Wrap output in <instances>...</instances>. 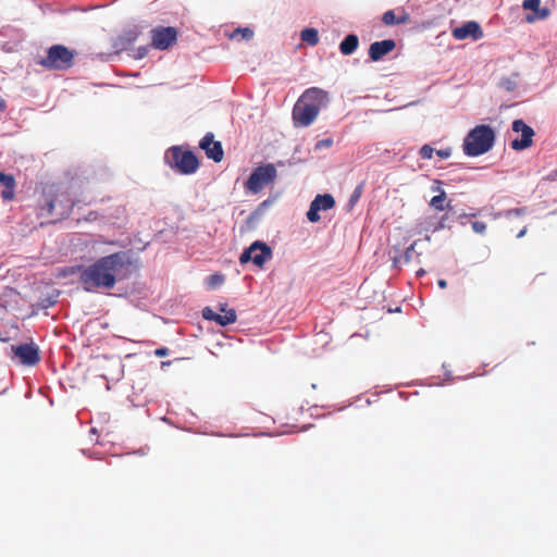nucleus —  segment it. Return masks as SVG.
Listing matches in <instances>:
<instances>
[{
	"label": "nucleus",
	"mask_w": 557,
	"mask_h": 557,
	"mask_svg": "<svg viewBox=\"0 0 557 557\" xmlns=\"http://www.w3.org/2000/svg\"><path fill=\"white\" fill-rule=\"evenodd\" d=\"M133 262L124 251H117L97 259L79 272V282L86 292L112 289L117 281L129 277Z\"/></svg>",
	"instance_id": "f257e3e1"
},
{
	"label": "nucleus",
	"mask_w": 557,
	"mask_h": 557,
	"mask_svg": "<svg viewBox=\"0 0 557 557\" xmlns=\"http://www.w3.org/2000/svg\"><path fill=\"white\" fill-rule=\"evenodd\" d=\"M329 103L327 91L311 87L306 89L293 108V122L296 127L311 125L322 108Z\"/></svg>",
	"instance_id": "f03ea898"
},
{
	"label": "nucleus",
	"mask_w": 557,
	"mask_h": 557,
	"mask_svg": "<svg viewBox=\"0 0 557 557\" xmlns=\"http://www.w3.org/2000/svg\"><path fill=\"white\" fill-rule=\"evenodd\" d=\"M495 141V132L490 125H476L463 140V152L469 157H478L490 151Z\"/></svg>",
	"instance_id": "7ed1b4c3"
},
{
	"label": "nucleus",
	"mask_w": 557,
	"mask_h": 557,
	"mask_svg": "<svg viewBox=\"0 0 557 557\" xmlns=\"http://www.w3.org/2000/svg\"><path fill=\"white\" fill-rule=\"evenodd\" d=\"M165 163L174 171L189 175L199 168V160L190 150H183L182 147L173 146L165 151Z\"/></svg>",
	"instance_id": "20e7f679"
},
{
	"label": "nucleus",
	"mask_w": 557,
	"mask_h": 557,
	"mask_svg": "<svg viewBox=\"0 0 557 557\" xmlns=\"http://www.w3.org/2000/svg\"><path fill=\"white\" fill-rule=\"evenodd\" d=\"M76 52L63 45H53L39 64L50 71H65L73 66Z\"/></svg>",
	"instance_id": "39448f33"
},
{
	"label": "nucleus",
	"mask_w": 557,
	"mask_h": 557,
	"mask_svg": "<svg viewBox=\"0 0 557 557\" xmlns=\"http://www.w3.org/2000/svg\"><path fill=\"white\" fill-rule=\"evenodd\" d=\"M276 177L277 171L273 163L259 165L252 171L248 180L245 182V188L252 194H258L265 186L274 183Z\"/></svg>",
	"instance_id": "423d86ee"
},
{
	"label": "nucleus",
	"mask_w": 557,
	"mask_h": 557,
	"mask_svg": "<svg viewBox=\"0 0 557 557\" xmlns=\"http://www.w3.org/2000/svg\"><path fill=\"white\" fill-rule=\"evenodd\" d=\"M272 256L270 247L261 242H255L249 248L245 249L239 257V262L245 264L249 261L259 268H262Z\"/></svg>",
	"instance_id": "0eeeda50"
},
{
	"label": "nucleus",
	"mask_w": 557,
	"mask_h": 557,
	"mask_svg": "<svg viewBox=\"0 0 557 557\" xmlns=\"http://www.w3.org/2000/svg\"><path fill=\"white\" fill-rule=\"evenodd\" d=\"M177 40V30L174 27H157L151 30V45L159 50H166Z\"/></svg>",
	"instance_id": "6e6552de"
},
{
	"label": "nucleus",
	"mask_w": 557,
	"mask_h": 557,
	"mask_svg": "<svg viewBox=\"0 0 557 557\" xmlns=\"http://www.w3.org/2000/svg\"><path fill=\"white\" fill-rule=\"evenodd\" d=\"M512 131L516 133H521V138L515 139L510 144V147L513 150H524L532 146L534 136V131L532 127L527 125L522 120H515L512 122Z\"/></svg>",
	"instance_id": "1a4fd4ad"
},
{
	"label": "nucleus",
	"mask_w": 557,
	"mask_h": 557,
	"mask_svg": "<svg viewBox=\"0 0 557 557\" xmlns=\"http://www.w3.org/2000/svg\"><path fill=\"white\" fill-rule=\"evenodd\" d=\"M219 310L223 312V314L214 312L210 307H206L202 310V318L208 321H214L221 326H226L236 322V311L234 309H227L226 304H220Z\"/></svg>",
	"instance_id": "9d476101"
},
{
	"label": "nucleus",
	"mask_w": 557,
	"mask_h": 557,
	"mask_svg": "<svg viewBox=\"0 0 557 557\" xmlns=\"http://www.w3.org/2000/svg\"><path fill=\"white\" fill-rule=\"evenodd\" d=\"M334 206L335 200L331 194L318 195L310 203V208L307 212V219L312 223L319 222L321 219L319 215V211L330 210Z\"/></svg>",
	"instance_id": "9b49d317"
},
{
	"label": "nucleus",
	"mask_w": 557,
	"mask_h": 557,
	"mask_svg": "<svg viewBox=\"0 0 557 557\" xmlns=\"http://www.w3.org/2000/svg\"><path fill=\"white\" fill-rule=\"evenodd\" d=\"M207 158L212 159L214 162H221L224 157V151L221 141L214 140L212 133H207L199 143Z\"/></svg>",
	"instance_id": "f8f14e48"
},
{
	"label": "nucleus",
	"mask_w": 557,
	"mask_h": 557,
	"mask_svg": "<svg viewBox=\"0 0 557 557\" xmlns=\"http://www.w3.org/2000/svg\"><path fill=\"white\" fill-rule=\"evenodd\" d=\"M12 350L20 359L21 363L25 366H35L40 360L38 348L34 344L12 346Z\"/></svg>",
	"instance_id": "ddd939ff"
},
{
	"label": "nucleus",
	"mask_w": 557,
	"mask_h": 557,
	"mask_svg": "<svg viewBox=\"0 0 557 557\" xmlns=\"http://www.w3.org/2000/svg\"><path fill=\"white\" fill-rule=\"evenodd\" d=\"M451 35L457 40H463L469 37H471L473 40H478L483 37V30L478 22L470 21L459 27L454 28Z\"/></svg>",
	"instance_id": "4468645a"
},
{
	"label": "nucleus",
	"mask_w": 557,
	"mask_h": 557,
	"mask_svg": "<svg viewBox=\"0 0 557 557\" xmlns=\"http://www.w3.org/2000/svg\"><path fill=\"white\" fill-rule=\"evenodd\" d=\"M522 8L532 11V13L525 15L524 20L528 23L545 20L550 15L548 8H541V0H523Z\"/></svg>",
	"instance_id": "2eb2a0df"
},
{
	"label": "nucleus",
	"mask_w": 557,
	"mask_h": 557,
	"mask_svg": "<svg viewBox=\"0 0 557 557\" xmlns=\"http://www.w3.org/2000/svg\"><path fill=\"white\" fill-rule=\"evenodd\" d=\"M395 47L396 42L393 39L374 41L370 45L369 57L374 62L380 61L383 57L391 53Z\"/></svg>",
	"instance_id": "dca6fc26"
},
{
	"label": "nucleus",
	"mask_w": 557,
	"mask_h": 557,
	"mask_svg": "<svg viewBox=\"0 0 557 557\" xmlns=\"http://www.w3.org/2000/svg\"><path fill=\"white\" fill-rule=\"evenodd\" d=\"M0 184L5 188L1 191V197L4 200H12L14 197L15 178L13 175L0 172Z\"/></svg>",
	"instance_id": "f3484780"
},
{
	"label": "nucleus",
	"mask_w": 557,
	"mask_h": 557,
	"mask_svg": "<svg viewBox=\"0 0 557 557\" xmlns=\"http://www.w3.org/2000/svg\"><path fill=\"white\" fill-rule=\"evenodd\" d=\"M359 45V39L357 35L350 34L345 37V39L339 45V51L344 55H350L356 51Z\"/></svg>",
	"instance_id": "a211bd4d"
},
{
	"label": "nucleus",
	"mask_w": 557,
	"mask_h": 557,
	"mask_svg": "<svg viewBox=\"0 0 557 557\" xmlns=\"http://www.w3.org/2000/svg\"><path fill=\"white\" fill-rule=\"evenodd\" d=\"M429 205L436 211H443L451 208V200H447L445 190H441V194L431 198Z\"/></svg>",
	"instance_id": "6ab92c4d"
},
{
	"label": "nucleus",
	"mask_w": 557,
	"mask_h": 557,
	"mask_svg": "<svg viewBox=\"0 0 557 557\" xmlns=\"http://www.w3.org/2000/svg\"><path fill=\"white\" fill-rule=\"evenodd\" d=\"M138 34L139 33L136 28L125 32L122 36L117 38L115 47H120L121 49L127 48L137 39Z\"/></svg>",
	"instance_id": "aec40b11"
},
{
	"label": "nucleus",
	"mask_w": 557,
	"mask_h": 557,
	"mask_svg": "<svg viewBox=\"0 0 557 557\" xmlns=\"http://www.w3.org/2000/svg\"><path fill=\"white\" fill-rule=\"evenodd\" d=\"M409 20V15L405 13L404 15L396 17L395 12L393 10L386 11L382 16V22L385 25H394V24H405Z\"/></svg>",
	"instance_id": "412c9836"
},
{
	"label": "nucleus",
	"mask_w": 557,
	"mask_h": 557,
	"mask_svg": "<svg viewBox=\"0 0 557 557\" xmlns=\"http://www.w3.org/2000/svg\"><path fill=\"white\" fill-rule=\"evenodd\" d=\"M417 240L413 242L404 252L403 257L401 258H397L395 257L394 258V264L397 265L401 260L404 263L408 264L410 263L411 261L414 260V255H416V258L419 259L420 257V253H416V246H417Z\"/></svg>",
	"instance_id": "4be33fe9"
},
{
	"label": "nucleus",
	"mask_w": 557,
	"mask_h": 557,
	"mask_svg": "<svg viewBox=\"0 0 557 557\" xmlns=\"http://www.w3.org/2000/svg\"><path fill=\"white\" fill-rule=\"evenodd\" d=\"M300 37L302 41L309 44L310 46H315L319 42V35L314 28L302 29Z\"/></svg>",
	"instance_id": "5701e85b"
},
{
	"label": "nucleus",
	"mask_w": 557,
	"mask_h": 557,
	"mask_svg": "<svg viewBox=\"0 0 557 557\" xmlns=\"http://www.w3.org/2000/svg\"><path fill=\"white\" fill-rule=\"evenodd\" d=\"M223 282H224V276L222 274H218V273L210 275L208 278V285L211 288H215V287L220 286L221 284H223Z\"/></svg>",
	"instance_id": "b1692460"
},
{
	"label": "nucleus",
	"mask_w": 557,
	"mask_h": 557,
	"mask_svg": "<svg viewBox=\"0 0 557 557\" xmlns=\"http://www.w3.org/2000/svg\"><path fill=\"white\" fill-rule=\"evenodd\" d=\"M236 35H240L243 39L249 40L252 38L253 32L248 27L237 28L232 37H235Z\"/></svg>",
	"instance_id": "393cba45"
},
{
	"label": "nucleus",
	"mask_w": 557,
	"mask_h": 557,
	"mask_svg": "<svg viewBox=\"0 0 557 557\" xmlns=\"http://www.w3.org/2000/svg\"><path fill=\"white\" fill-rule=\"evenodd\" d=\"M362 191H363V185L360 184L358 185L355 190L352 191L351 196H350V199H349V202L351 206H354L361 197L362 195Z\"/></svg>",
	"instance_id": "a878e982"
},
{
	"label": "nucleus",
	"mask_w": 557,
	"mask_h": 557,
	"mask_svg": "<svg viewBox=\"0 0 557 557\" xmlns=\"http://www.w3.org/2000/svg\"><path fill=\"white\" fill-rule=\"evenodd\" d=\"M434 151L435 150L430 145H423L420 149L419 154L422 159H431L433 157Z\"/></svg>",
	"instance_id": "bb28decb"
},
{
	"label": "nucleus",
	"mask_w": 557,
	"mask_h": 557,
	"mask_svg": "<svg viewBox=\"0 0 557 557\" xmlns=\"http://www.w3.org/2000/svg\"><path fill=\"white\" fill-rule=\"evenodd\" d=\"M487 225L484 222L481 221H474L472 222V230L480 235H484L486 232Z\"/></svg>",
	"instance_id": "cd10ccee"
},
{
	"label": "nucleus",
	"mask_w": 557,
	"mask_h": 557,
	"mask_svg": "<svg viewBox=\"0 0 557 557\" xmlns=\"http://www.w3.org/2000/svg\"><path fill=\"white\" fill-rule=\"evenodd\" d=\"M332 145H333V139L332 138H325V139L319 140L315 144L314 149L315 150H321V149H324V148H330V147H332Z\"/></svg>",
	"instance_id": "c85d7f7f"
},
{
	"label": "nucleus",
	"mask_w": 557,
	"mask_h": 557,
	"mask_svg": "<svg viewBox=\"0 0 557 557\" xmlns=\"http://www.w3.org/2000/svg\"><path fill=\"white\" fill-rule=\"evenodd\" d=\"M436 154L441 158V159H447L450 157L451 154V151L449 148H446V149H440V150H436Z\"/></svg>",
	"instance_id": "c756f323"
},
{
	"label": "nucleus",
	"mask_w": 557,
	"mask_h": 557,
	"mask_svg": "<svg viewBox=\"0 0 557 557\" xmlns=\"http://www.w3.org/2000/svg\"><path fill=\"white\" fill-rule=\"evenodd\" d=\"M431 189L432 191L437 193V195L441 194V190H444L442 188V182L440 180H435Z\"/></svg>",
	"instance_id": "7c9ffc66"
},
{
	"label": "nucleus",
	"mask_w": 557,
	"mask_h": 557,
	"mask_svg": "<svg viewBox=\"0 0 557 557\" xmlns=\"http://www.w3.org/2000/svg\"><path fill=\"white\" fill-rule=\"evenodd\" d=\"M169 354V349L166 347H160L154 350V355L158 357H164Z\"/></svg>",
	"instance_id": "2f4dec72"
},
{
	"label": "nucleus",
	"mask_w": 557,
	"mask_h": 557,
	"mask_svg": "<svg viewBox=\"0 0 557 557\" xmlns=\"http://www.w3.org/2000/svg\"><path fill=\"white\" fill-rule=\"evenodd\" d=\"M57 202H58V199H52L48 202V212L49 213H52L55 209V206H57Z\"/></svg>",
	"instance_id": "473e14b6"
},
{
	"label": "nucleus",
	"mask_w": 557,
	"mask_h": 557,
	"mask_svg": "<svg viewBox=\"0 0 557 557\" xmlns=\"http://www.w3.org/2000/svg\"><path fill=\"white\" fill-rule=\"evenodd\" d=\"M72 208H73V203L70 200H67V203L64 207V210H62L60 212V214H66Z\"/></svg>",
	"instance_id": "72a5a7b5"
},
{
	"label": "nucleus",
	"mask_w": 557,
	"mask_h": 557,
	"mask_svg": "<svg viewBox=\"0 0 557 557\" xmlns=\"http://www.w3.org/2000/svg\"><path fill=\"white\" fill-rule=\"evenodd\" d=\"M524 211V209H513L507 212V216L511 215L512 213L519 215Z\"/></svg>",
	"instance_id": "f704fd0d"
},
{
	"label": "nucleus",
	"mask_w": 557,
	"mask_h": 557,
	"mask_svg": "<svg viewBox=\"0 0 557 557\" xmlns=\"http://www.w3.org/2000/svg\"><path fill=\"white\" fill-rule=\"evenodd\" d=\"M7 109L5 101L0 97V111H4Z\"/></svg>",
	"instance_id": "c9c22d12"
},
{
	"label": "nucleus",
	"mask_w": 557,
	"mask_h": 557,
	"mask_svg": "<svg viewBox=\"0 0 557 557\" xmlns=\"http://www.w3.org/2000/svg\"><path fill=\"white\" fill-rule=\"evenodd\" d=\"M437 284L441 288H445L447 286V282L445 280H438Z\"/></svg>",
	"instance_id": "e433bc0d"
},
{
	"label": "nucleus",
	"mask_w": 557,
	"mask_h": 557,
	"mask_svg": "<svg viewBox=\"0 0 557 557\" xmlns=\"http://www.w3.org/2000/svg\"><path fill=\"white\" fill-rule=\"evenodd\" d=\"M525 233H527V228L524 227V228H522V230L517 234V237H518V238H521V237H523V236L525 235Z\"/></svg>",
	"instance_id": "4c0bfd02"
},
{
	"label": "nucleus",
	"mask_w": 557,
	"mask_h": 557,
	"mask_svg": "<svg viewBox=\"0 0 557 557\" xmlns=\"http://www.w3.org/2000/svg\"><path fill=\"white\" fill-rule=\"evenodd\" d=\"M445 220H446V216H443V218L441 219V222H440V225H438V227H437V228H443V227L445 226V224H444V221H445Z\"/></svg>",
	"instance_id": "58836bf2"
},
{
	"label": "nucleus",
	"mask_w": 557,
	"mask_h": 557,
	"mask_svg": "<svg viewBox=\"0 0 557 557\" xmlns=\"http://www.w3.org/2000/svg\"><path fill=\"white\" fill-rule=\"evenodd\" d=\"M424 273H425V272H424V270H419V271H417V275H418V276H421V275H423Z\"/></svg>",
	"instance_id": "ea45409f"
}]
</instances>
